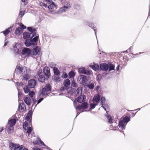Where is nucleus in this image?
<instances>
[{
    "mask_svg": "<svg viewBox=\"0 0 150 150\" xmlns=\"http://www.w3.org/2000/svg\"><path fill=\"white\" fill-rule=\"evenodd\" d=\"M21 53L23 55H25L26 58H28L38 54V46H36L32 49L24 47L21 50Z\"/></svg>",
    "mask_w": 150,
    "mask_h": 150,
    "instance_id": "f257e3e1",
    "label": "nucleus"
},
{
    "mask_svg": "<svg viewBox=\"0 0 150 150\" xmlns=\"http://www.w3.org/2000/svg\"><path fill=\"white\" fill-rule=\"evenodd\" d=\"M27 29L28 31L30 33L28 32H24L23 33V38H33L36 36V29L32 27H27Z\"/></svg>",
    "mask_w": 150,
    "mask_h": 150,
    "instance_id": "f03ea898",
    "label": "nucleus"
},
{
    "mask_svg": "<svg viewBox=\"0 0 150 150\" xmlns=\"http://www.w3.org/2000/svg\"><path fill=\"white\" fill-rule=\"evenodd\" d=\"M23 38L25 39L24 42V44L26 47H29L31 46L34 47L36 45L37 46L38 42V36H36L31 38Z\"/></svg>",
    "mask_w": 150,
    "mask_h": 150,
    "instance_id": "7ed1b4c3",
    "label": "nucleus"
},
{
    "mask_svg": "<svg viewBox=\"0 0 150 150\" xmlns=\"http://www.w3.org/2000/svg\"><path fill=\"white\" fill-rule=\"evenodd\" d=\"M130 120V118L128 116H125L124 117L122 120H120L119 121L118 124L119 130L120 131L122 129H125L126 125Z\"/></svg>",
    "mask_w": 150,
    "mask_h": 150,
    "instance_id": "20e7f679",
    "label": "nucleus"
},
{
    "mask_svg": "<svg viewBox=\"0 0 150 150\" xmlns=\"http://www.w3.org/2000/svg\"><path fill=\"white\" fill-rule=\"evenodd\" d=\"M51 87L50 84H47L45 87L42 89V90L40 93V96H45L48 95L50 92Z\"/></svg>",
    "mask_w": 150,
    "mask_h": 150,
    "instance_id": "39448f33",
    "label": "nucleus"
},
{
    "mask_svg": "<svg viewBox=\"0 0 150 150\" xmlns=\"http://www.w3.org/2000/svg\"><path fill=\"white\" fill-rule=\"evenodd\" d=\"M24 146L23 145L21 146L19 144L11 143L10 145V148L11 150H28V149L24 148L23 149Z\"/></svg>",
    "mask_w": 150,
    "mask_h": 150,
    "instance_id": "423d86ee",
    "label": "nucleus"
},
{
    "mask_svg": "<svg viewBox=\"0 0 150 150\" xmlns=\"http://www.w3.org/2000/svg\"><path fill=\"white\" fill-rule=\"evenodd\" d=\"M71 7L69 2H67L66 6H64L63 7L61 8L57 12H54L53 14H60L61 13L67 11Z\"/></svg>",
    "mask_w": 150,
    "mask_h": 150,
    "instance_id": "0eeeda50",
    "label": "nucleus"
},
{
    "mask_svg": "<svg viewBox=\"0 0 150 150\" xmlns=\"http://www.w3.org/2000/svg\"><path fill=\"white\" fill-rule=\"evenodd\" d=\"M76 102L75 101L74 102V105L75 107L76 110L79 109H86L88 107V104L87 103L84 102L82 103L81 105H79L76 106H75V103Z\"/></svg>",
    "mask_w": 150,
    "mask_h": 150,
    "instance_id": "6e6552de",
    "label": "nucleus"
},
{
    "mask_svg": "<svg viewBox=\"0 0 150 150\" xmlns=\"http://www.w3.org/2000/svg\"><path fill=\"white\" fill-rule=\"evenodd\" d=\"M23 127L24 129L26 131L25 132V133H27V134L31 133L32 131L31 127L28 126V123L27 121H25L23 123Z\"/></svg>",
    "mask_w": 150,
    "mask_h": 150,
    "instance_id": "1a4fd4ad",
    "label": "nucleus"
},
{
    "mask_svg": "<svg viewBox=\"0 0 150 150\" xmlns=\"http://www.w3.org/2000/svg\"><path fill=\"white\" fill-rule=\"evenodd\" d=\"M78 79L79 80L80 83L84 84L86 83V76L83 75H81L79 76Z\"/></svg>",
    "mask_w": 150,
    "mask_h": 150,
    "instance_id": "9d476101",
    "label": "nucleus"
},
{
    "mask_svg": "<svg viewBox=\"0 0 150 150\" xmlns=\"http://www.w3.org/2000/svg\"><path fill=\"white\" fill-rule=\"evenodd\" d=\"M28 82V86H30V88H32L35 87L36 85V81L33 79H30Z\"/></svg>",
    "mask_w": 150,
    "mask_h": 150,
    "instance_id": "9b49d317",
    "label": "nucleus"
},
{
    "mask_svg": "<svg viewBox=\"0 0 150 150\" xmlns=\"http://www.w3.org/2000/svg\"><path fill=\"white\" fill-rule=\"evenodd\" d=\"M100 96L99 94H97L95 96L93 99V102L94 103L98 104L100 102Z\"/></svg>",
    "mask_w": 150,
    "mask_h": 150,
    "instance_id": "f8f14e48",
    "label": "nucleus"
},
{
    "mask_svg": "<svg viewBox=\"0 0 150 150\" xmlns=\"http://www.w3.org/2000/svg\"><path fill=\"white\" fill-rule=\"evenodd\" d=\"M100 68L103 71H107L109 69L108 64L105 63L101 64Z\"/></svg>",
    "mask_w": 150,
    "mask_h": 150,
    "instance_id": "ddd939ff",
    "label": "nucleus"
},
{
    "mask_svg": "<svg viewBox=\"0 0 150 150\" xmlns=\"http://www.w3.org/2000/svg\"><path fill=\"white\" fill-rule=\"evenodd\" d=\"M43 71L47 76H49L50 75V69L48 67H45L43 69Z\"/></svg>",
    "mask_w": 150,
    "mask_h": 150,
    "instance_id": "4468645a",
    "label": "nucleus"
},
{
    "mask_svg": "<svg viewBox=\"0 0 150 150\" xmlns=\"http://www.w3.org/2000/svg\"><path fill=\"white\" fill-rule=\"evenodd\" d=\"M79 72L80 73H82L87 75H88L90 74V72L89 71L86 70L83 68H79Z\"/></svg>",
    "mask_w": 150,
    "mask_h": 150,
    "instance_id": "2eb2a0df",
    "label": "nucleus"
},
{
    "mask_svg": "<svg viewBox=\"0 0 150 150\" xmlns=\"http://www.w3.org/2000/svg\"><path fill=\"white\" fill-rule=\"evenodd\" d=\"M16 122V120L15 119H9L8 121V123L11 127H13Z\"/></svg>",
    "mask_w": 150,
    "mask_h": 150,
    "instance_id": "dca6fc26",
    "label": "nucleus"
},
{
    "mask_svg": "<svg viewBox=\"0 0 150 150\" xmlns=\"http://www.w3.org/2000/svg\"><path fill=\"white\" fill-rule=\"evenodd\" d=\"M32 114L33 112L32 110H29L28 113L27 114V115L25 117V120H29L30 119H32Z\"/></svg>",
    "mask_w": 150,
    "mask_h": 150,
    "instance_id": "f3484780",
    "label": "nucleus"
},
{
    "mask_svg": "<svg viewBox=\"0 0 150 150\" xmlns=\"http://www.w3.org/2000/svg\"><path fill=\"white\" fill-rule=\"evenodd\" d=\"M49 3H51L48 6V8L49 11L50 12H52L53 11V8L54 6H55L56 5L54 2L52 1L51 2H49Z\"/></svg>",
    "mask_w": 150,
    "mask_h": 150,
    "instance_id": "a211bd4d",
    "label": "nucleus"
},
{
    "mask_svg": "<svg viewBox=\"0 0 150 150\" xmlns=\"http://www.w3.org/2000/svg\"><path fill=\"white\" fill-rule=\"evenodd\" d=\"M35 94V93L34 91H30L29 92L28 95L29 96L32 98V99L33 101V104H35V103L36 102V100H35L34 98H33V96Z\"/></svg>",
    "mask_w": 150,
    "mask_h": 150,
    "instance_id": "6ab92c4d",
    "label": "nucleus"
},
{
    "mask_svg": "<svg viewBox=\"0 0 150 150\" xmlns=\"http://www.w3.org/2000/svg\"><path fill=\"white\" fill-rule=\"evenodd\" d=\"M23 30L20 27H18L16 28L15 31V33L16 34L20 35L22 33Z\"/></svg>",
    "mask_w": 150,
    "mask_h": 150,
    "instance_id": "aec40b11",
    "label": "nucleus"
},
{
    "mask_svg": "<svg viewBox=\"0 0 150 150\" xmlns=\"http://www.w3.org/2000/svg\"><path fill=\"white\" fill-rule=\"evenodd\" d=\"M25 103L28 105H29L31 104V100L29 97L24 98L23 99Z\"/></svg>",
    "mask_w": 150,
    "mask_h": 150,
    "instance_id": "412c9836",
    "label": "nucleus"
},
{
    "mask_svg": "<svg viewBox=\"0 0 150 150\" xmlns=\"http://www.w3.org/2000/svg\"><path fill=\"white\" fill-rule=\"evenodd\" d=\"M105 98L103 96H102L101 99V102L100 103L102 105V107H103L104 109L107 112L106 108L104 106H103V105H105Z\"/></svg>",
    "mask_w": 150,
    "mask_h": 150,
    "instance_id": "4be33fe9",
    "label": "nucleus"
},
{
    "mask_svg": "<svg viewBox=\"0 0 150 150\" xmlns=\"http://www.w3.org/2000/svg\"><path fill=\"white\" fill-rule=\"evenodd\" d=\"M85 98L86 97L85 96L81 95L77 98V101L79 103H81L83 101Z\"/></svg>",
    "mask_w": 150,
    "mask_h": 150,
    "instance_id": "5701e85b",
    "label": "nucleus"
},
{
    "mask_svg": "<svg viewBox=\"0 0 150 150\" xmlns=\"http://www.w3.org/2000/svg\"><path fill=\"white\" fill-rule=\"evenodd\" d=\"M45 81V78L44 76L41 75L38 78V81L40 82H44Z\"/></svg>",
    "mask_w": 150,
    "mask_h": 150,
    "instance_id": "b1692460",
    "label": "nucleus"
},
{
    "mask_svg": "<svg viewBox=\"0 0 150 150\" xmlns=\"http://www.w3.org/2000/svg\"><path fill=\"white\" fill-rule=\"evenodd\" d=\"M24 107H25V105L24 103H23L19 104L18 107V110L20 111V109L21 111L23 110Z\"/></svg>",
    "mask_w": 150,
    "mask_h": 150,
    "instance_id": "393cba45",
    "label": "nucleus"
},
{
    "mask_svg": "<svg viewBox=\"0 0 150 150\" xmlns=\"http://www.w3.org/2000/svg\"><path fill=\"white\" fill-rule=\"evenodd\" d=\"M25 87L23 88V89L25 93H28L30 90V88L27 85H25Z\"/></svg>",
    "mask_w": 150,
    "mask_h": 150,
    "instance_id": "a878e982",
    "label": "nucleus"
},
{
    "mask_svg": "<svg viewBox=\"0 0 150 150\" xmlns=\"http://www.w3.org/2000/svg\"><path fill=\"white\" fill-rule=\"evenodd\" d=\"M90 67L93 70L96 71L99 68V66L98 64H95L94 65H90Z\"/></svg>",
    "mask_w": 150,
    "mask_h": 150,
    "instance_id": "bb28decb",
    "label": "nucleus"
},
{
    "mask_svg": "<svg viewBox=\"0 0 150 150\" xmlns=\"http://www.w3.org/2000/svg\"><path fill=\"white\" fill-rule=\"evenodd\" d=\"M70 84V80L68 79L65 80L64 82V86L66 87L68 86Z\"/></svg>",
    "mask_w": 150,
    "mask_h": 150,
    "instance_id": "cd10ccee",
    "label": "nucleus"
},
{
    "mask_svg": "<svg viewBox=\"0 0 150 150\" xmlns=\"http://www.w3.org/2000/svg\"><path fill=\"white\" fill-rule=\"evenodd\" d=\"M53 80L56 82H58L60 81V78L57 76H54L52 78Z\"/></svg>",
    "mask_w": 150,
    "mask_h": 150,
    "instance_id": "c85d7f7f",
    "label": "nucleus"
},
{
    "mask_svg": "<svg viewBox=\"0 0 150 150\" xmlns=\"http://www.w3.org/2000/svg\"><path fill=\"white\" fill-rule=\"evenodd\" d=\"M10 28H11V27L8 28L3 32V33L4 35L6 36L10 32Z\"/></svg>",
    "mask_w": 150,
    "mask_h": 150,
    "instance_id": "c756f323",
    "label": "nucleus"
},
{
    "mask_svg": "<svg viewBox=\"0 0 150 150\" xmlns=\"http://www.w3.org/2000/svg\"><path fill=\"white\" fill-rule=\"evenodd\" d=\"M39 145L41 146H45L46 145L42 141L40 138H38V145Z\"/></svg>",
    "mask_w": 150,
    "mask_h": 150,
    "instance_id": "7c9ffc66",
    "label": "nucleus"
},
{
    "mask_svg": "<svg viewBox=\"0 0 150 150\" xmlns=\"http://www.w3.org/2000/svg\"><path fill=\"white\" fill-rule=\"evenodd\" d=\"M53 70L54 73L55 74L58 76L60 74V72L57 68L56 67H54L53 68Z\"/></svg>",
    "mask_w": 150,
    "mask_h": 150,
    "instance_id": "2f4dec72",
    "label": "nucleus"
},
{
    "mask_svg": "<svg viewBox=\"0 0 150 150\" xmlns=\"http://www.w3.org/2000/svg\"><path fill=\"white\" fill-rule=\"evenodd\" d=\"M76 94H81L82 93V88L81 87H79L78 88L76 91Z\"/></svg>",
    "mask_w": 150,
    "mask_h": 150,
    "instance_id": "473e14b6",
    "label": "nucleus"
},
{
    "mask_svg": "<svg viewBox=\"0 0 150 150\" xmlns=\"http://www.w3.org/2000/svg\"><path fill=\"white\" fill-rule=\"evenodd\" d=\"M23 69V67L19 66L17 69H15V72H17L19 70V72H18V73H21L22 72Z\"/></svg>",
    "mask_w": 150,
    "mask_h": 150,
    "instance_id": "72a5a7b5",
    "label": "nucleus"
},
{
    "mask_svg": "<svg viewBox=\"0 0 150 150\" xmlns=\"http://www.w3.org/2000/svg\"><path fill=\"white\" fill-rule=\"evenodd\" d=\"M13 127H11L10 125H9L7 129V132L8 133H10L12 132V131L13 130Z\"/></svg>",
    "mask_w": 150,
    "mask_h": 150,
    "instance_id": "f704fd0d",
    "label": "nucleus"
},
{
    "mask_svg": "<svg viewBox=\"0 0 150 150\" xmlns=\"http://www.w3.org/2000/svg\"><path fill=\"white\" fill-rule=\"evenodd\" d=\"M108 65L109 71H111L114 69L115 66L113 64H110Z\"/></svg>",
    "mask_w": 150,
    "mask_h": 150,
    "instance_id": "c9c22d12",
    "label": "nucleus"
},
{
    "mask_svg": "<svg viewBox=\"0 0 150 150\" xmlns=\"http://www.w3.org/2000/svg\"><path fill=\"white\" fill-rule=\"evenodd\" d=\"M89 26L92 29H94V32H95V34L96 36V29H94V24L93 23H91L89 24Z\"/></svg>",
    "mask_w": 150,
    "mask_h": 150,
    "instance_id": "e433bc0d",
    "label": "nucleus"
},
{
    "mask_svg": "<svg viewBox=\"0 0 150 150\" xmlns=\"http://www.w3.org/2000/svg\"><path fill=\"white\" fill-rule=\"evenodd\" d=\"M25 12V11H23L21 9H20L19 13V15H21V17H22L25 14L24 12Z\"/></svg>",
    "mask_w": 150,
    "mask_h": 150,
    "instance_id": "4c0bfd02",
    "label": "nucleus"
},
{
    "mask_svg": "<svg viewBox=\"0 0 150 150\" xmlns=\"http://www.w3.org/2000/svg\"><path fill=\"white\" fill-rule=\"evenodd\" d=\"M40 5L43 8H46L47 7V4L42 2H40Z\"/></svg>",
    "mask_w": 150,
    "mask_h": 150,
    "instance_id": "58836bf2",
    "label": "nucleus"
},
{
    "mask_svg": "<svg viewBox=\"0 0 150 150\" xmlns=\"http://www.w3.org/2000/svg\"><path fill=\"white\" fill-rule=\"evenodd\" d=\"M23 79L26 80H28L30 78V75L28 74H26L23 76Z\"/></svg>",
    "mask_w": 150,
    "mask_h": 150,
    "instance_id": "ea45409f",
    "label": "nucleus"
},
{
    "mask_svg": "<svg viewBox=\"0 0 150 150\" xmlns=\"http://www.w3.org/2000/svg\"><path fill=\"white\" fill-rule=\"evenodd\" d=\"M88 87L91 89H93L94 87V83H91L87 86Z\"/></svg>",
    "mask_w": 150,
    "mask_h": 150,
    "instance_id": "a19ab883",
    "label": "nucleus"
},
{
    "mask_svg": "<svg viewBox=\"0 0 150 150\" xmlns=\"http://www.w3.org/2000/svg\"><path fill=\"white\" fill-rule=\"evenodd\" d=\"M107 118L108 120V122L109 123H112V122L113 119L112 117L109 116H108Z\"/></svg>",
    "mask_w": 150,
    "mask_h": 150,
    "instance_id": "79ce46f5",
    "label": "nucleus"
},
{
    "mask_svg": "<svg viewBox=\"0 0 150 150\" xmlns=\"http://www.w3.org/2000/svg\"><path fill=\"white\" fill-rule=\"evenodd\" d=\"M98 104H96V103H94L93 104L91 103L90 105V106L91 108L92 109H93L94 108L96 105H97Z\"/></svg>",
    "mask_w": 150,
    "mask_h": 150,
    "instance_id": "37998d69",
    "label": "nucleus"
},
{
    "mask_svg": "<svg viewBox=\"0 0 150 150\" xmlns=\"http://www.w3.org/2000/svg\"><path fill=\"white\" fill-rule=\"evenodd\" d=\"M19 25L20 26L21 28L23 30V29H25L26 28V26L21 23H20Z\"/></svg>",
    "mask_w": 150,
    "mask_h": 150,
    "instance_id": "c03bdc74",
    "label": "nucleus"
},
{
    "mask_svg": "<svg viewBox=\"0 0 150 150\" xmlns=\"http://www.w3.org/2000/svg\"><path fill=\"white\" fill-rule=\"evenodd\" d=\"M32 119H30L29 120H26V121L28 122V126L30 127L32 126Z\"/></svg>",
    "mask_w": 150,
    "mask_h": 150,
    "instance_id": "a18cd8bd",
    "label": "nucleus"
},
{
    "mask_svg": "<svg viewBox=\"0 0 150 150\" xmlns=\"http://www.w3.org/2000/svg\"><path fill=\"white\" fill-rule=\"evenodd\" d=\"M69 75L70 77H72L74 76V72L73 71H71L69 73Z\"/></svg>",
    "mask_w": 150,
    "mask_h": 150,
    "instance_id": "49530a36",
    "label": "nucleus"
},
{
    "mask_svg": "<svg viewBox=\"0 0 150 150\" xmlns=\"http://www.w3.org/2000/svg\"><path fill=\"white\" fill-rule=\"evenodd\" d=\"M14 50L15 52L16 53H18L19 51V49H18L16 47V45L14 47Z\"/></svg>",
    "mask_w": 150,
    "mask_h": 150,
    "instance_id": "de8ad7c7",
    "label": "nucleus"
},
{
    "mask_svg": "<svg viewBox=\"0 0 150 150\" xmlns=\"http://www.w3.org/2000/svg\"><path fill=\"white\" fill-rule=\"evenodd\" d=\"M71 85L72 87H76L77 86V84L74 81L72 82Z\"/></svg>",
    "mask_w": 150,
    "mask_h": 150,
    "instance_id": "09e8293b",
    "label": "nucleus"
},
{
    "mask_svg": "<svg viewBox=\"0 0 150 150\" xmlns=\"http://www.w3.org/2000/svg\"><path fill=\"white\" fill-rule=\"evenodd\" d=\"M60 1L61 4H65L66 3L67 4L66 1L65 0H60Z\"/></svg>",
    "mask_w": 150,
    "mask_h": 150,
    "instance_id": "8fccbe9b",
    "label": "nucleus"
},
{
    "mask_svg": "<svg viewBox=\"0 0 150 150\" xmlns=\"http://www.w3.org/2000/svg\"><path fill=\"white\" fill-rule=\"evenodd\" d=\"M33 144L34 145H36L38 144V138H37L33 142Z\"/></svg>",
    "mask_w": 150,
    "mask_h": 150,
    "instance_id": "3c124183",
    "label": "nucleus"
},
{
    "mask_svg": "<svg viewBox=\"0 0 150 150\" xmlns=\"http://www.w3.org/2000/svg\"><path fill=\"white\" fill-rule=\"evenodd\" d=\"M17 85L18 86H23V83L22 82L19 83L18 82L17 83Z\"/></svg>",
    "mask_w": 150,
    "mask_h": 150,
    "instance_id": "603ef678",
    "label": "nucleus"
},
{
    "mask_svg": "<svg viewBox=\"0 0 150 150\" xmlns=\"http://www.w3.org/2000/svg\"><path fill=\"white\" fill-rule=\"evenodd\" d=\"M22 95V93L21 92H19V91L18 92V98L20 97Z\"/></svg>",
    "mask_w": 150,
    "mask_h": 150,
    "instance_id": "864d4df0",
    "label": "nucleus"
},
{
    "mask_svg": "<svg viewBox=\"0 0 150 150\" xmlns=\"http://www.w3.org/2000/svg\"><path fill=\"white\" fill-rule=\"evenodd\" d=\"M43 98H42L40 99L39 100H38V104L40 102L43 100Z\"/></svg>",
    "mask_w": 150,
    "mask_h": 150,
    "instance_id": "5fc2aeb1",
    "label": "nucleus"
},
{
    "mask_svg": "<svg viewBox=\"0 0 150 150\" xmlns=\"http://www.w3.org/2000/svg\"><path fill=\"white\" fill-rule=\"evenodd\" d=\"M25 134L27 136V137H30V136H31L32 135L30 134V133H25Z\"/></svg>",
    "mask_w": 150,
    "mask_h": 150,
    "instance_id": "6e6d98bb",
    "label": "nucleus"
},
{
    "mask_svg": "<svg viewBox=\"0 0 150 150\" xmlns=\"http://www.w3.org/2000/svg\"><path fill=\"white\" fill-rule=\"evenodd\" d=\"M8 42V41H6L4 44V46H6L7 45Z\"/></svg>",
    "mask_w": 150,
    "mask_h": 150,
    "instance_id": "4d7b16f0",
    "label": "nucleus"
},
{
    "mask_svg": "<svg viewBox=\"0 0 150 150\" xmlns=\"http://www.w3.org/2000/svg\"><path fill=\"white\" fill-rule=\"evenodd\" d=\"M32 150H38V147H34L32 149Z\"/></svg>",
    "mask_w": 150,
    "mask_h": 150,
    "instance_id": "13d9d810",
    "label": "nucleus"
},
{
    "mask_svg": "<svg viewBox=\"0 0 150 150\" xmlns=\"http://www.w3.org/2000/svg\"><path fill=\"white\" fill-rule=\"evenodd\" d=\"M75 7L77 9H79L78 8L79 7V5H76L75 6Z\"/></svg>",
    "mask_w": 150,
    "mask_h": 150,
    "instance_id": "bf43d9fd",
    "label": "nucleus"
},
{
    "mask_svg": "<svg viewBox=\"0 0 150 150\" xmlns=\"http://www.w3.org/2000/svg\"><path fill=\"white\" fill-rule=\"evenodd\" d=\"M131 47L130 48H129V49H128V50H127L125 52H127V53H128L131 50Z\"/></svg>",
    "mask_w": 150,
    "mask_h": 150,
    "instance_id": "052dcab7",
    "label": "nucleus"
},
{
    "mask_svg": "<svg viewBox=\"0 0 150 150\" xmlns=\"http://www.w3.org/2000/svg\"><path fill=\"white\" fill-rule=\"evenodd\" d=\"M67 75L66 74H64V75L62 76V77L63 78H66L67 77Z\"/></svg>",
    "mask_w": 150,
    "mask_h": 150,
    "instance_id": "680f3d73",
    "label": "nucleus"
},
{
    "mask_svg": "<svg viewBox=\"0 0 150 150\" xmlns=\"http://www.w3.org/2000/svg\"><path fill=\"white\" fill-rule=\"evenodd\" d=\"M48 2H52V0H45Z\"/></svg>",
    "mask_w": 150,
    "mask_h": 150,
    "instance_id": "e2e57ef3",
    "label": "nucleus"
},
{
    "mask_svg": "<svg viewBox=\"0 0 150 150\" xmlns=\"http://www.w3.org/2000/svg\"><path fill=\"white\" fill-rule=\"evenodd\" d=\"M99 88V86H97L96 88H95V90H98V89Z\"/></svg>",
    "mask_w": 150,
    "mask_h": 150,
    "instance_id": "0e129e2a",
    "label": "nucleus"
},
{
    "mask_svg": "<svg viewBox=\"0 0 150 150\" xmlns=\"http://www.w3.org/2000/svg\"><path fill=\"white\" fill-rule=\"evenodd\" d=\"M120 66L119 65H118V66L116 68V70L117 71H119V67Z\"/></svg>",
    "mask_w": 150,
    "mask_h": 150,
    "instance_id": "69168bd1",
    "label": "nucleus"
},
{
    "mask_svg": "<svg viewBox=\"0 0 150 150\" xmlns=\"http://www.w3.org/2000/svg\"><path fill=\"white\" fill-rule=\"evenodd\" d=\"M27 0H21V1H22V2H25V3L26 2V1Z\"/></svg>",
    "mask_w": 150,
    "mask_h": 150,
    "instance_id": "338daca9",
    "label": "nucleus"
},
{
    "mask_svg": "<svg viewBox=\"0 0 150 150\" xmlns=\"http://www.w3.org/2000/svg\"><path fill=\"white\" fill-rule=\"evenodd\" d=\"M3 127H2L1 130L0 129V132H1L3 131Z\"/></svg>",
    "mask_w": 150,
    "mask_h": 150,
    "instance_id": "774afa93",
    "label": "nucleus"
}]
</instances>
